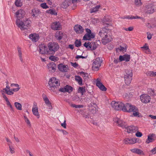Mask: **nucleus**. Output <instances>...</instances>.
Here are the masks:
<instances>
[{
    "instance_id": "nucleus-38",
    "label": "nucleus",
    "mask_w": 156,
    "mask_h": 156,
    "mask_svg": "<svg viewBox=\"0 0 156 156\" xmlns=\"http://www.w3.org/2000/svg\"><path fill=\"white\" fill-rule=\"evenodd\" d=\"M80 75L82 76L83 78H84L85 79H87L89 78V75L87 73H85L83 72L82 71L80 72Z\"/></svg>"
},
{
    "instance_id": "nucleus-5",
    "label": "nucleus",
    "mask_w": 156,
    "mask_h": 156,
    "mask_svg": "<svg viewBox=\"0 0 156 156\" xmlns=\"http://www.w3.org/2000/svg\"><path fill=\"white\" fill-rule=\"evenodd\" d=\"M48 46L50 54L54 55L55 52L58 50L59 48L58 43L55 42L49 43Z\"/></svg>"
},
{
    "instance_id": "nucleus-61",
    "label": "nucleus",
    "mask_w": 156,
    "mask_h": 156,
    "mask_svg": "<svg viewBox=\"0 0 156 156\" xmlns=\"http://www.w3.org/2000/svg\"><path fill=\"white\" fill-rule=\"evenodd\" d=\"M124 30L126 31H131L133 30V28L132 27H129L128 28H124Z\"/></svg>"
},
{
    "instance_id": "nucleus-57",
    "label": "nucleus",
    "mask_w": 156,
    "mask_h": 156,
    "mask_svg": "<svg viewBox=\"0 0 156 156\" xmlns=\"http://www.w3.org/2000/svg\"><path fill=\"white\" fill-rule=\"evenodd\" d=\"M136 132L135 134V135L137 137H140L142 136V134L141 133L138 131V130Z\"/></svg>"
},
{
    "instance_id": "nucleus-63",
    "label": "nucleus",
    "mask_w": 156,
    "mask_h": 156,
    "mask_svg": "<svg viewBox=\"0 0 156 156\" xmlns=\"http://www.w3.org/2000/svg\"><path fill=\"white\" fill-rule=\"evenodd\" d=\"M104 22H110L111 21V20L110 19H109L108 17H105L104 18Z\"/></svg>"
},
{
    "instance_id": "nucleus-1",
    "label": "nucleus",
    "mask_w": 156,
    "mask_h": 156,
    "mask_svg": "<svg viewBox=\"0 0 156 156\" xmlns=\"http://www.w3.org/2000/svg\"><path fill=\"white\" fill-rule=\"evenodd\" d=\"M16 15L17 18L16 21V24L17 26L20 28L21 30L28 29L30 26L31 21L27 19L26 20L23 21H20V20L24 16V11L20 9L16 12Z\"/></svg>"
},
{
    "instance_id": "nucleus-28",
    "label": "nucleus",
    "mask_w": 156,
    "mask_h": 156,
    "mask_svg": "<svg viewBox=\"0 0 156 156\" xmlns=\"http://www.w3.org/2000/svg\"><path fill=\"white\" fill-rule=\"evenodd\" d=\"M131 152L140 155H144V154L143 151L140 149L138 148H133L130 150Z\"/></svg>"
},
{
    "instance_id": "nucleus-48",
    "label": "nucleus",
    "mask_w": 156,
    "mask_h": 156,
    "mask_svg": "<svg viewBox=\"0 0 156 156\" xmlns=\"http://www.w3.org/2000/svg\"><path fill=\"white\" fill-rule=\"evenodd\" d=\"M70 105L73 107L75 108H81L83 107V105H76L74 104H71Z\"/></svg>"
},
{
    "instance_id": "nucleus-56",
    "label": "nucleus",
    "mask_w": 156,
    "mask_h": 156,
    "mask_svg": "<svg viewBox=\"0 0 156 156\" xmlns=\"http://www.w3.org/2000/svg\"><path fill=\"white\" fill-rule=\"evenodd\" d=\"M135 3L136 5L138 6L141 5L142 4L140 0H135Z\"/></svg>"
},
{
    "instance_id": "nucleus-18",
    "label": "nucleus",
    "mask_w": 156,
    "mask_h": 156,
    "mask_svg": "<svg viewBox=\"0 0 156 156\" xmlns=\"http://www.w3.org/2000/svg\"><path fill=\"white\" fill-rule=\"evenodd\" d=\"M96 85L98 88L103 91H105L107 90V88L100 81L99 79H97L96 81Z\"/></svg>"
},
{
    "instance_id": "nucleus-33",
    "label": "nucleus",
    "mask_w": 156,
    "mask_h": 156,
    "mask_svg": "<svg viewBox=\"0 0 156 156\" xmlns=\"http://www.w3.org/2000/svg\"><path fill=\"white\" fill-rule=\"evenodd\" d=\"M86 92L85 87H79L78 89V92L81 94L83 95L84 93Z\"/></svg>"
},
{
    "instance_id": "nucleus-49",
    "label": "nucleus",
    "mask_w": 156,
    "mask_h": 156,
    "mask_svg": "<svg viewBox=\"0 0 156 156\" xmlns=\"http://www.w3.org/2000/svg\"><path fill=\"white\" fill-rule=\"evenodd\" d=\"M24 120H25V122L27 124L28 126L29 127H31V124L30 123V121L28 119V118H24Z\"/></svg>"
},
{
    "instance_id": "nucleus-17",
    "label": "nucleus",
    "mask_w": 156,
    "mask_h": 156,
    "mask_svg": "<svg viewBox=\"0 0 156 156\" xmlns=\"http://www.w3.org/2000/svg\"><path fill=\"white\" fill-rule=\"evenodd\" d=\"M61 25L59 22H54L51 25V28L54 30H58L61 29Z\"/></svg>"
},
{
    "instance_id": "nucleus-9",
    "label": "nucleus",
    "mask_w": 156,
    "mask_h": 156,
    "mask_svg": "<svg viewBox=\"0 0 156 156\" xmlns=\"http://www.w3.org/2000/svg\"><path fill=\"white\" fill-rule=\"evenodd\" d=\"M39 52L41 54H50L48 48L44 44L39 45Z\"/></svg>"
},
{
    "instance_id": "nucleus-19",
    "label": "nucleus",
    "mask_w": 156,
    "mask_h": 156,
    "mask_svg": "<svg viewBox=\"0 0 156 156\" xmlns=\"http://www.w3.org/2000/svg\"><path fill=\"white\" fill-rule=\"evenodd\" d=\"M29 38L34 42H36L39 39V36L38 34H31L29 36Z\"/></svg>"
},
{
    "instance_id": "nucleus-4",
    "label": "nucleus",
    "mask_w": 156,
    "mask_h": 156,
    "mask_svg": "<svg viewBox=\"0 0 156 156\" xmlns=\"http://www.w3.org/2000/svg\"><path fill=\"white\" fill-rule=\"evenodd\" d=\"M99 35L101 37L102 40L106 41V43L111 41L112 38L110 35V31L105 28L104 27L101 29L99 33Z\"/></svg>"
},
{
    "instance_id": "nucleus-37",
    "label": "nucleus",
    "mask_w": 156,
    "mask_h": 156,
    "mask_svg": "<svg viewBox=\"0 0 156 156\" xmlns=\"http://www.w3.org/2000/svg\"><path fill=\"white\" fill-rule=\"evenodd\" d=\"M66 91L70 93L73 91V88L71 86L69 85H66Z\"/></svg>"
},
{
    "instance_id": "nucleus-47",
    "label": "nucleus",
    "mask_w": 156,
    "mask_h": 156,
    "mask_svg": "<svg viewBox=\"0 0 156 156\" xmlns=\"http://www.w3.org/2000/svg\"><path fill=\"white\" fill-rule=\"evenodd\" d=\"M125 83L127 85H129L130 84L132 80V78L130 77V79H124Z\"/></svg>"
},
{
    "instance_id": "nucleus-3",
    "label": "nucleus",
    "mask_w": 156,
    "mask_h": 156,
    "mask_svg": "<svg viewBox=\"0 0 156 156\" xmlns=\"http://www.w3.org/2000/svg\"><path fill=\"white\" fill-rule=\"evenodd\" d=\"M122 111L124 112H133L134 116L135 117L139 116V113L137 108L129 103H127L125 104H124V106L122 108Z\"/></svg>"
},
{
    "instance_id": "nucleus-34",
    "label": "nucleus",
    "mask_w": 156,
    "mask_h": 156,
    "mask_svg": "<svg viewBox=\"0 0 156 156\" xmlns=\"http://www.w3.org/2000/svg\"><path fill=\"white\" fill-rule=\"evenodd\" d=\"M75 79V80L78 81L80 85H82V79L80 76H76Z\"/></svg>"
},
{
    "instance_id": "nucleus-8",
    "label": "nucleus",
    "mask_w": 156,
    "mask_h": 156,
    "mask_svg": "<svg viewBox=\"0 0 156 156\" xmlns=\"http://www.w3.org/2000/svg\"><path fill=\"white\" fill-rule=\"evenodd\" d=\"M86 31L87 33L83 36V40H90L91 39L94 37V34L91 33V30L90 29L88 28L86 29Z\"/></svg>"
},
{
    "instance_id": "nucleus-39",
    "label": "nucleus",
    "mask_w": 156,
    "mask_h": 156,
    "mask_svg": "<svg viewBox=\"0 0 156 156\" xmlns=\"http://www.w3.org/2000/svg\"><path fill=\"white\" fill-rule=\"evenodd\" d=\"M46 12L51 15H56L57 14V12H56L55 10L52 9H50L49 10H47L46 11Z\"/></svg>"
},
{
    "instance_id": "nucleus-16",
    "label": "nucleus",
    "mask_w": 156,
    "mask_h": 156,
    "mask_svg": "<svg viewBox=\"0 0 156 156\" xmlns=\"http://www.w3.org/2000/svg\"><path fill=\"white\" fill-rule=\"evenodd\" d=\"M155 139V135L153 133L150 134L147 136V138L146 140L145 143L148 144L150 143L153 142Z\"/></svg>"
},
{
    "instance_id": "nucleus-7",
    "label": "nucleus",
    "mask_w": 156,
    "mask_h": 156,
    "mask_svg": "<svg viewBox=\"0 0 156 156\" xmlns=\"http://www.w3.org/2000/svg\"><path fill=\"white\" fill-rule=\"evenodd\" d=\"M102 61H101L99 58H97L94 61L92 64L93 70L98 71L101 65Z\"/></svg>"
},
{
    "instance_id": "nucleus-25",
    "label": "nucleus",
    "mask_w": 156,
    "mask_h": 156,
    "mask_svg": "<svg viewBox=\"0 0 156 156\" xmlns=\"http://www.w3.org/2000/svg\"><path fill=\"white\" fill-rule=\"evenodd\" d=\"M41 13L39 9H34L32 10L31 15L33 17L36 18Z\"/></svg>"
},
{
    "instance_id": "nucleus-40",
    "label": "nucleus",
    "mask_w": 156,
    "mask_h": 156,
    "mask_svg": "<svg viewBox=\"0 0 156 156\" xmlns=\"http://www.w3.org/2000/svg\"><path fill=\"white\" fill-rule=\"evenodd\" d=\"M99 5H97L95 7H94L90 10V13H92L94 12L98 11V9L100 8Z\"/></svg>"
},
{
    "instance_id": "nucleus-6",
    "label": "nucleus",
    "mask_w": 156,
    "mask_h": 156,
    "mask_svg": "<svg viewBox=\"0 0 156 156\" xmlns=\"http://www.w3.org/2000/svg\"><path fill=\"white\" fill-rule=\"evenodd\" d=\"M112 108L116 110H122L124 104L121 102H115L112 101L111 103Z\"/></svg>"
},
{
    "instance_id": "nucleus-31",
    "label": "nucleus",
    "mask_w": 156,
    "mask_h": 156,
    "mask_svg": "<svg viewBox=\"0 0 156 156\" xmlns=\"http://www.w3.org/2000/svg\"><path fill=\"white\" fill-rule=\"evenodd\" d=\"M17 50L18 53V56L20 58V59L22 62H23V59L22 57V53L21 50V49L19 47L17 48Z\"/></svg>"
},
{
    "instance_id": "nucleus-43",
    "label": "nucleus",
    "mask_w": 156,
    "mask_h": 156,
    "mask_svg": "<svg viewBox=\"0 0 156 156\" xmlns=\"http://www.w3.org/2000/svg\"><path fill=\"white\" fill-rule=\"evenodd\" d=\"M127 46L126 45H125L124 47H122L120 46L119 48V49L120 50V51H122V52H126V48H127Z\"/></svg>"
},
{
    "instance_id": "nucleus-53",
    "label": "nucleus",
    "mask_w": 156,
    "mask_h": 156,
    "mask_svg": "<svg viewBox=\"0 0 156 156\" xmlns=\"http://www.w3.org/2000/svg\"><path fill=\"white\" fill-rule=\"evenodd\" d=\"M49 59L51 61H55L57 60L58 58L54 56H51L49 57Z\"/></svg>"
},
{
    "instance_id": "nucleus-2",
    "label": "nucleus",
    "mask_w": 156,
    "mask_h": 156,
    "mask_svg": "<svg viewBox=\"0 0 156 156\" xmlns=\"http://www.w3.org/2000/svg\"><path fill=\"white\" fill-rule=\"evenodd\" d=\"M60 83L55 77L50 78L48 81L47 85L48 89L51 91L55 92L59 88Z\"/></svg>"
},
{
    "instance_id": "nucleus-27",
    "label": "nucleus",
    "mask_w": 156,
    "mask_h": 156,
    "mask_svg": "<svg viewBox=\"0 0 156 156\" xmlns=\"http://www.w3.org/2000/svg\"><path fill=\"white\" fill-rule=\"evenodd\" d=\"M58 68L60 71L62 72H66L67 71L68 67L67 66L60 64L58 65Z\"/></svg>"
},
{
    "instance_id": "nucleus-62",
    "label": "nucleus",
    "mask_w": 156,
    "mask_h": 156,
    "mask_svg": "<svg viewBox=\"0 0 156 156\" xmlns=\"http://www.w3.org/2000/svg\"><path fill=\"white\" fill-rule=\"evenodd\" d=\"M58 130L60 132H62L63 134L64 135H66L68 134V133L66 131L64 130Z\"/></svg>"
},
{
    "instance_id": "nucleus-15",
    "label": "nucleus",
    "mask_w": 156,
    "mask_h": 156,
    "mask_svg": "<svg viewBox=\"0 0 156 156\" xmlns=\"http://www.w3.org/2000/svg\"><path fill=\"white\" fill-rule=\"evenodd\" d=\"M47 67L49 71L52 73L55 72L56 68V64L53 62L48 64Z\"/></svg>"
},
{
    "instance_id": "nucleus-36",
    "label": "nucleus",
    "mask_w": 156,
    "mask_h": 156,
    "mask_svg": "<svg viewBox=\"0 0 156 156\" xmlns=\"http://www.w3.org/2000/svg\"><path fill=\"white\" fill-rule=\"evenodd\" d=\"M86 118L87 119H86V120L88 122H90L91 123L93 124L94 125H97V123L96 122H95V121L91 118L88 117Z\"/></svg>"
},
{
    "instance_id": "nucleus-12",
    "label": "nucleus",
    "mask_w": 156,
    "mask_h": 156,
    "mask_svg": "<svg viewBox=\"0 0 156 156\" xmlns=\"http://www.w3.org/2000/svg\"><path fill=\"white\" fill-rule=\"evenodd\" d=\"M113 121L116 122L118 126L122 128H124L125 126H126V122L121 120L119 118H115L113 119Z\"/></svg>"
},
{
    "instance_id": "nucleus-51",
    "label": "nucleus",
    "mask_w": 156,
    "mask_h": 156,
    "mask_svg": "<svg viewBox=\"0 0 156 156\" xmlns=\"http://www.w3.org/2000/svg\"><path fill=\"white\" fill-rule=\"evenodd\" d=\"M9 151L12 154L15 153L14 148L12 146H10V144H9Z\"/></svg>"
},
{
    "instance_id": "nucleus-35",
    "label": "nucleus",
    "mask_w": 156,
    "mask_h": 156,
    "mask_svg": "<svg viewBox=\"0 0 156 156\" xmlns=\"http://www.w3.org/2000/svg\"><path fill=\"white\" fill-rule=\"evenodd\" d=\"M15 5L17 7H21L23 5L21 0H16L15 2Z\"/></svg>"
},
{
    "instance_id": "nucleus-58",
    "label": "nucleus",
    "mask_w": 156,
    "mask_h": 156,
    "mask_svg": "<svg viewBox=\"0 0 156 156\" xmlns=\"http://www.w3.org/2000/svg\"><path fill=\"white\" fill-rule=\"evenodd\" d=\"M59 91L61 92H65L66 91V86L64 88H61L59 89Z\"/></svg>"
},
{
    "instance_id": "nucleus-32",
    "label": "nucleus",
    "mask_w": 156,
    "mask_h": 156,
    "mask_svg": "<svg viewBox=\"0 0 156 156\" xmlns=\"http://www.w3.org/2000/svg\"><path fill=\"white\" fill-rule=\"evenodd\" d=\"M14 105L17 110H21L22 109V105L20 103L15 102L14 103Z\"/></svg>"
},
{
    "instance_id": "nucleus-45",
    "label": "nucleus",
    "mask_w": 156,
    "mask_h": 156,
    "mask_svg": "<svg viewBox=\"0 0 156 156\" xmlns=\"http://www.w3.org/2000/svg\"><path fill=\"white\" fill-rule=\"evenodd\" d=\"M148 94L151 96H153L155 94V93L154 90H152V89L149 88L147 90Z\"/></svg>"
},
{
    "instance_id": "nucleus-52",
    "label": "nucleus",
    "mask_w": 156,
    "mask_h": 156,
    "mask_svg": "<svg viewBox=\"0 0 156 156\" xmlns=\"http://www.w3.org/2000/svg\"><path fill=\"white\" fill-rule=\"evenodd\" d=\"M41 6L43 9H46L48 8V6H47L46 3H42L41 4Z\"/></svg>"
},
{
    "instance_id": "nucleus-59",
    "label": "nucleus",
    "mask_w": 156,
    "mask_h": 156,
    "mask_svg": "<svg viewBox=\"0 0 156 156\" xmlns=\"http://www.w3.org/2000/svg\"><path fill=\"white\" fill-rule=\"evenodd\" d=\"M71 64L72 66L76 68L78 66V64L76 62L73 63L72 62H71Z\"/></svg>"
},
{
    "instance_id": "nucleus-24",
    "label": "nucleus",
    "mask_w": 156,
    "mask_h": 156,
    "mask_svg": "<svg viewBox=\"0 0 156 156\" xmlns=\"http://www.w3.org/2000/svg\"><path fill=\"white\" fill-rule=\"evenodd\" d=\"M93 104L94 105H95V106H96V105L94 103L90 104V105H88L89 107V110L90 111L92 114H94L96 112L97 109L95 106H93Z\"/></svg>"
},
{
    "instance_id": "nucleus-64",
    "label": "nucleus",
    "mask_w": 156,
    "mask_h": 156,
    "mask_svg": "<svg viewBox=\"0 0 156 156\" xmlns=\"http://www.w3.org/2000/svg\"><path fill=\"white\" fill-rule=\"evenodd\" d=\"M20 89V87H17L16 88L11 89V90L12 92L13 91L16 92V91H18Z\"/></svg>"
},
{
    "instance_id": "nucleus-22",
    "label": "nucleus",
    "mask_w": 156,
    "mask_h": 156,
    "mask_svg": "<svg viewBox=\"0 0 156 156\" xmlns=\"http://www.w3.org/2000/svg\"><path fill=\"white\" fill-rule=\"evenodd\" d=\"M119 59L120 62L123 61H125L126 62H129L130 59V55H124L122 56L120 55L119 57Z\"/></svg>"
},
{
    "instance_id": "nucleus-13",
    "label": "nucleus",
    "mask_w": 156,
    "mask_h": 156,
    "mask_svg": "<svg viewBox=\"0 0 156 156\" xmlns=\"http://www.w3.org/2000/svg\"><path fill=\"white\" fill-rule=\"evenodd\" d=\"M137 139L135 138H127L124 139L123 140L124 143L125 144H133L136 142Z\"/></svg>"
},
{
    "instance_id": "nucleus-50",
    "label": "nucleus",
    "mask_w": 156,
    "mask_h": 156,
    "mask_svg": "<svg viewBox=\"0 0 156 156\" xmlns=\"http://www.w3.org/2000/svg\"><path fill=\"white\" fill-rule=\"evenodd\" d=\"M75 46L77 47H79L81 45V42L80 41L76 40L75 42Z\"/></svg>"
},
{
    "instance_id": "nucleus-20",
    "label": "nucleus",
    "mask_w": 156,
    "mask_h": 156,
    "mask_svg": "<svg viewBox=\"0 0 156 156\" xmlns=\"http://www.w3.org/2000/svg\"><path fill=\"white\" fill-rule=\"evenodd\" d=\"M42 97L45 103L48 106L49 109H51L52 108V107L51 105V103L50 102L46 95L43 94L42 95Z\"/></svg>"
},
{
    "instance_id": "nucleus-26",
    "label": "nucleus",
    "mask_w": 156,
    "mask_h": 156,
    "mask_svg": "<svg viewBox=\"0 0 156 156\" xmlns=\"http://www.w3.org/2000/svg\"><path fill=\"white\" fill-rule=\"evenodd\" d=\"M133 74L131 70H127L126 71V73L124 74V79H130V77L132 78Z\"/></svg>"
},
{
    "instance_id": "nucleus-41",
    "label": "nucleus",
    "mask_w": 156,
    "mask_h": 156,
    "mask_svg": "<svg viewBox=\"0 0 156 156\" xmlns=\"http://www.w3.org/2000/svg\"><path fill=\"white\" fill-rule=\"evenodd\" d=\"M32 112L33 114L36 116H39V113L38 112V110L37 108H33L32 109Z\"/></svg>"
},
{
    "instance_id": "nucleus-42",
    "label": "nucleus",
    "mask_w": 156,
    "mask_h": 156,
    "mask_svg": "<svg viewBox=\"0 0 156 156\" xmlns=\"http://www.w3.org/2000/svg\"><path fill=\"white\" fill-rule=\"evenodd\" d=\"M147 75L151 76H156V72L149 71L148 72Z\"/></svg>"
},
{
    "instance_id": "nucleus-54",
    "label": "nucleus",
    "mask_w": 156,
    "mask_h": 156,
    "mask_svg": "<svg viewBox=\"0 0 156 156\" xmlns=\"http://www.w3.org/2000/svg\"><path fill=\"white\" fill-rule=\"evenodd\" d=\"M6 101V104L7 105V106H8L9 107L11 110H13V108L12 107V105L10 103L9 101V100H8Z\"/></svg>"
},
{
    "instance_id": "nucleus-60",
    "label": "nucleus",
    "mask_w": 156,
    "mask_h": 156,
    "mask_svg": "<svg viewBox=\"0 0 156 156\" xmlns=\"http://www.w3.org/2000/svg\"><path fill=\"white\" fill-rule=\"evenodd\" d=\"M87 58V57H84V56H82V55H77L76 57V59H79L80 58Z\"/></svg>"
},
{
    "instance_id": "nucleus-23",
    "label": "nucleus",
    "mask_w": 156,
    "mask_h": 156,
    "mask_svg": "<svg viewBox=\"0 0 156 156\" xmlns=\"http://www.w3.org/2000/svg\"><path fill=\"white\" fill-rule=\"evenodd\" d=\"M64 35V33L61 31H58L56 32L55 37L57 40L60 41L63 38Z\"/></svg>"
},
{
    "instance_id": "nucleus-14",
    "label": "nucleus",
    "mask_w": 156,
    "mask_h": 156,
    "mask_svg": "<svg viewBox=\"0 0 156 156\" xmlns=\"http://www.w3.org/2000/svg\"><path fill=\"white\" fill-rule=\"evenodd\" d=\"M140 99L142 102L145 103L149 102L151 100L150 97L146 94H144L141 95Z\"/></svg>"
},
{
    "instance_id": "nucleus-55",
    "label": "nucleus",
    "mask_w": 156,
    "mask_h": 156,
    "mask_svg": "<svg viewBox=\"0 0 156 156\" xmlns=\"http://www.w3.org/2000/svg\"><path fill=\"white\" fill-rule=\"evenodd\" d=\"M133 16H133L132 15H130V16L128 15V16H126L123 17V19H133Z\"/></svg>"
},
{
    "instance_id": "nucleus-30",
    "label": "nucleus",
    "mask_w": 156,
    "mask_h": 156,
    "mask_svg": "<svg viewBox=\"0 0 156 156\" xmlns=\"http://www.w3.org/2000/svg\"><path fill=\"white\" fill-rule=\"evenodd\" d=\"M59 120L61 123V125L64 128H66L65 118H60Z\"/></svg>"
},
{
    "instance_id": "nucleus-11",
    "label": "nucleus",
    "mask_w": 156,
    "mask_h": 156,
    "mask_svg": "<svg viewBox=\"0 0 156 156\" xmlns=\"http://www.w3.org/2000/svg\"><path fill=\"white\" fill-rule=\"evenodd\" d=\"M124 128L125 129V131L128 133H135L138 130V128L137 126H125V127H124Z\"/></svg>"
},
{
    "instance_id": "nucleus-21",
    "label": "nucleus",
    "mask_w": 156,
    "mask_h": 156,
    "mask_svg": "<svg viewBox=\"0 0 156 156\" xmlns=\"http://www.w3.org/2000/svg\"><path fill=\"white\" fill-rule=\"evenodd\" d=\"M74 30L77 33L82 34L83 31V29L80 25H76L74 27Z\"/></svg>"
},
{
    "instance_id": "nucleus-46",
    "label": "nucleus",
    "mask_w": 156,
    "mask_h": 156,
    "mask_svg": "<svg viewBox=\"0 0 156 156\" xmlns=\"http://www.w3.org/2000/svg\"><path fill=\"white\" fill-rule=\"evenodd\" d=\"M4 90L5 91L6 93L8 95H12L13 94V93L12 90L11 89L10 90H8L6 88H5L4 89Z\"/></svg>"
},
{
    "instance_id": "nucleus-10",
    "label": "nucleus",
    "mask_w": 156,
    "mask_h": 156,
    "mask_svg": "<svg viewBox=\"0 0 156 156\" xmlns=\"http://www.w3.org/2000/svg\"><path fill=\"white\" fill-rule=\"evenodd\" d=\"M155 9V6L153 4H149L146 6L145 12L147 13H152L154 12Z\"/></svg>"
},
{
    "instance_id": "nucleus-44",
    "label": "nucleus",
    "mask_w": 156,
    "mask_h": 156,
    "mask_svg": "<svg viewBox=\"0 0 156 156\" xmlns=\"http://www.w3.org/2000/svg\"><path fill=\"white\" fill-rule=\"evenodd\" d=\"M69 6L68 2L67 1H65L62 4V8L65 9Z\"/></svg>"
},
{
    "instance_id": "nucleus-29",
    "label": "nucleus",
    "mask_w": 156,
    "mask_h": 156,
    "mask_svg": "<svg viewBox=\"0 0 156 156\" xmlns=\"http://www.w3.org/2000/svg\"><path fill=\"white\" fill-rule=\"evenodd\" d=\"M147 44H145L143 47H141V48L142 50L144 51H146L145 52L147 54H149L151 53V51L149 48L148 46L147 45Z\"/></svg>"
}]
</instances>
